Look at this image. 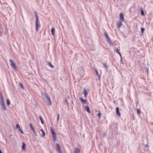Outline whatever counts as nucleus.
I'll return each instance as SVG.
<instances>
[{"instance_id":"f257e3e1","label":"nucleus","mask_w":153,"mask_h":153,"mask_svg":"<svg viewBox=\"0 0 153 153\" xmlns=\"http://www.w3.org/2000/svg\"><path fill=\"white\" fill-rule=\"evenodd\" d=\"M43 100L48 106H51L52 105V102L49 95L46 92L42 93Z\"/></svg>"},{"instance_id":"f03ea898","label":"nucleus","mask_w":153,"mask_h":153,"mask_svg":"<svg viewBox=\"0 0 153 153\" xmlns=\"http://www.w3.org/2000/svg\"><path fill=\"white\" fill-rule=\"evenodd\" d=\"M36 30L37 32H38L39 30V29L40 27V25L39 18L36 14Z\"/></svg>"},{"instance_id":"7ed1b4c3","label":"nucleus","mask_w":153,"mask_h":153,"mask_svg":"<svg viewBox=\"0 0 153 153\" xmlns=\"http://www.w3.org/2000/svg\"><path fill=\"white\" fill-rule=\"evenodd\" d=\"M10 64L12 69L15 70H16L18 69V67L16 62L13 60L10 59Z\"/></svg>"},{"instance_id":"20e7f679","label":"nucleus","mask_w":153,"mask_h":153,"mask_svg":"<svg viewBox=\"0 0 153 153\" xmlns=\"http://www.w3.org/2000/svg\"><path fill=\"white\" fill-rule=\"evenodd\" d=\"M4 100V98L2 94H1V109L2 110L5 111L7 110V108Z\"/></svg>"},{"instance_id":"39448f33","label":"nucleus","mask_w":153,"mask_h":153,"mask_svg":"<svg viewBox=\"0 0 153 153\" xmlns=\"http://www.w3.org/2000/svg\"><path fill=\"white\" fill-rule=\"evenodd\" d=\"M105 36L107 40V42L108 43L110 46H112L113 45V43L111 40V39L107 33H105Z\"/></svg>"},{"instance_id":"423d86ee","label":"nucleus","mask_w":153,"mask_h":153,"mask_svg":"<svg viewBox=\"0 0 153 153\" xmlns=\"http://www.w3.org/2000/svg\"><path fill=\"white\" fill-rule=\"evenodd\" d=\"M51 131L52 134V137L53 139V140L54 141L55 140L57 139V137L56 136V133L54 131L53 128H51Z\"/></svg>"},{"instance_id":"0eeeda50","label":"nucleus","mask_w":153,"mask_h":153,"mask_svg":"<svg viewBox=\"0 0 153 153\" xmlns=\"http://www.w3.org/2000/svg\"><path fill=\"white\" fill-rule=\"evenodd\" d=\"M40 131H40L39 132L40 135L44 138H45V133L44 131L42 129H40Z\"/></svg>"},{"instance_id":"6e6552de","label":"nucleus","mask_w":153,"mask_h":153,"mask_svg":"<svg viewBox=\"0 0 153 153\" xmlns=\"http://www.w3.org/2000/svg\"><path fill=\"white\" fill-rule=\"evenodd\" d=\"M120 20L119 21H120L122 22H124L125 21V19L124 18V15L123 13H121L119 15Z\"/></svg>"},{"instance_id":"1a4fd4ad","label":"nucleus","mask_w":153,"mask_h":153,"mask_svg":"<svg viewBox=\"0 0 153 153\" xmlns=\"http://www.w3.org/2000/svg\"><path fill=\"white\" fill-rule=\"evenodd\" d=\"M57 151L58 153H62L60 149L59 146L58 144H56V145Z\"/></svg>"},{"instance_id":"9d476101","label":"nucleus","mask_w":153,"mask_h":153,"mask_svg":"<svg viewBox=\"0 0 153 153\" xmlns=\"http://www.w3.org/2000/svg\"><path fill=\"white\" fill-rule=\"evenodd\" d=\"M116 113L117 115L119 117H121V115L120 112L119 111V108L118 107L116 108Z\"/></svg>"},{"instance_id":"9b49d317","label":"nucleus","mask_w":153,"mask_h":153,"mask_svg":"<svg viewBox=\"0 0 153 153\" xmlns=\"http://www.w3.org/2000/svg\"><path fill=\"white\" fill-rule=\"evenodd\" d=\"M122 21H119L117 22V26L118 28H120L122 25Z\"/></svg>"},{"instance_id":"f8f14e48","label":"nucleus","mask_w":153,"mask_h":153,"mask_svg":"<svg viewBox=\"0 0 153 153\" xmlns=\"http://www.w3.org/2000/svg\"><path fill=\"white\" fill-rule=\"evenodd\" d=\"M22 151H25L26 150V145L24 143H22Z\"/></svg>"},{"instance_id":"ddd939ff","label":"nucleus","mask_w":153,"mask_h":153,"mask_svg":"<svg viewBox=\"0 0 153 153\" xmlns=\"http://www.w3.org/2000/svg\"><path fill=\"white\" fill-rule=\"evenodd\" d=\"M88 92L89 90H88L84 89V95L85 97H87Z\"/></svg>"},{"instance_id":"4468645a","label":"nucleus","mask_w":153,"mask_h":153,"mask_svg":"<svg viewBox=\"0 0 153 153\" xmlns=\"http://www.w3.org/2000/svg\"><path fill=\"white\" fill-rule=\"evenodd\" d=\"M55 29L54 27H52L51 30V33L52 35L54 36L55 35Z\"/></svg>"},{"instance_id":"2eb2a0df","label":"nucleus","mask_w":153,"mask_h":153,"mask_svg":"<svg viewBox=\"0 0 153 153\" xmlns=\"http://www.w3.org/2000/svg\"><path fill=\"white\" fill-rule=\"evenodd\" d=\"M31 130L33 131L34 136L36 137L37 136V134L34 128Z\"/></svg>"},{"instance_id":"dca6fc26","label":"nucleus","mask_w":153,"mask_h":153,"mask_svg":"<svg viewBox=\"0 0 153 153\" xmlns=\"http://www.w3.org/2000/svg\"><path fill=\"white\" fill-rule=\"evenodd\" d=\"M80 100L82 103H85L86 102V100H84L82 99H81Z\"/></svg>"},{"instance_id":"f3484780","label":"nucleus","mask_w":153,"mask_h":153,"mask_svg":"<svg viewBox=\"0 0 153 153\" xmlns=\"http://www.w3.org/2000/svg\"><path fill=\"white\" fill-rule=\"evenodd\" d=\"M75 153H79L80 150L79 149H76L75 150Z\"/></svg>"},{"instance_id":"a211bd4d","label":"nucleus","mask_w":153,"mask_h":153,"mask_svg":"<svg viewBox=\"0 0 153 153\" xmlns=\"http://www.w3.org/2000/svg\"><path fill=\"white\" fill-rule=\"evenodd\" d=\"M140 13L143 16H144V12L143 10L142 9H141L140 10Z\"/></svg>"},{"instance_id":"6ab92c4d","label":"nucleus","mask_w":153,"mask_h":153,"mask_svg":"<svg viewBox=\"0 0 153 153\" xmlns=\"http://www.w3.org/2000/svg\"><path fill=\"white\" fill-rule=\"evenodd\" d=\"M145 29L144 28H142L141 29V33L143 34L145 31Z\"/></svg>"},{"instance_id":"aec40b11","label":"nucleus","mask_w":153,"mask_h":153,"mask_svg":"<svg viewBox=\"0 0 153 153\" xmlns=\"http://www.w3.org/2000/svg\"><path fill=\"white\" fill-rule=\"evenodd\" d=\"M95 72L96 73V74L98 76V77L100 79V76L99 74V73H98V72L97 71V70H96V71H95Z\"/></svg>"},{"instance_id":"412c9836","label":"nucleus","mask_w":153,"mask_h":153,"mask_svg":"<svg viewBox=\"0 0 153 153\" xmlns=\"http://www.w3.org/2000/svg\"><path fill=\"white\" fill-rule=\"evenodd\" d=\"M40 119L41 121V123L42 124H43L44 123V121L42 119V117H40Z\"/></svg>"},{"instance_id":"4be33fe9","label":"nucleus","mask_w":153,"mask_h":153,"mask_svg":"<svg viewBox=\"0 0 153 153\" xmlns=\"http://www.w3.org/2000/svg\"><path fill=\"white\" fill-rule=\"evenodd\" d=\"M7 104L9 106L10 105V102L9 100H7Z\"/></svg>"},{"instance_id":"5701e85b","label":"nucleus","mask_w":153,"mask_h":153,"mask_svg":"<svg viewBox=\"0 0 153 153\" xmlns=\"http://www.w3.org/2000/svg\"><path fill=\"white\" fill-rule=\"evenodd\" d=\"M29 126H30V129L31 130H32L34 128L33 125H32V124L31 123H30L29 124Z\"/></svg>"},{"instance_id":"b1692460","label":"nucleus","mask_w":153,"mask_h":153,"mask_svg":"<svg viewBox=\"0 0 153 153\" xmlns=\"http://www.w3.org/2000/svg\"><path fill=\"white\" fill-rule=\"evenodd\" d=\"M86 110L88 113H90V108H89V107H86Z\"/></svg>"},{"instance_id":"393cba45","label":"nucleus","mask_w":153,"mask_h":153,"mask_svg":"<svg viewBox=\"0 0 153 153\" xmlns=\"http://www.w3.org/2000/svg\"><path fill=\"white\" fill-rule=\"evenodd\" d=\"M117 53H118L119 55H120V56L121 57H122V55H121V53H120V51L119 50H117Z\"/></svg>"},{"instance_id":"a878e982","label":"nucleus","mask_w":153,"mask_h":153,"mask_svg":"<svg viewBox=\"0 0 153 153\" xmlns=\"http://www.w3.org/2000/svg\"><path fill=\"white\" fill-rule=\"evenodd\" d=\"M49 66L52 68H54V66L51 63H49Z\"/></svg>"},{"instance_id":"bb28decb","label":"nucleus","mask_w":153,"mask_h":153,"mask_svg":"<svg viewBox=\"0 0 153 153\" xmlns=\"http://www.w3.org/2000/svg\"><path fill=\"white\" fill-rule=\"evenodd\" d=\"M137 112L138 114H140V109H138L137 110Z\"/></svg>"},{"instance_id":"cd10ccee","label":"nucleus","mask_w":153,"mask_h":153,"mask_svg":"<svg viewBox=\"0 0 153 153\" xmlns=\"http://www.w3.org/2000/svg\"><path fill=\"white\" fill-rule=\"evenodd\" d=\"M101 115H102V114H101V112H100L98 114V116L99 117V118H100L101 117Z\"/></svg>"},{"instance_id":"c85d7f7f","label":"nucleus","mask_w":153,"mask_h":153,"mask_svg":"<svg viewBox=\"0 0 153 153\" xmlns=\"http://www.w3.org/2000/svg\"><path fill=\"white\" fill-rule=\"evenodd\" d=\"M16 128H18V129H20L21 128L20 126V125L19 124H17V125H16Z\"/></svg>"},{"instance_id":"c756f323","label":"nucleus","mask_w":153,"mask_h":153,"mask_svg":"<svg viewBox=\"0 0 153 153\" xmlns=\"http://www.w3.org/2000/svg\"><path fill=\"white\" fill-rule=\"evenodd\" d=\"M59 117H60V115L59 114H58L57 115V122H58L59 120Z\"/></svg>"},{"instance_id":"7c9ffc66","label":"nucleus","mask_w":153,"mask_h":153,"mask_svg":"<svg viewBox=\"0 0 153 153\" xmlns=\"http://www.w3.org/2000/svg\"><path fill=\"white\" fill-rule=\"evenodd\" d=\"M19 131H20L23 134L24 132L20 128V129H19Z\"/></svg>"},{"instance_id":"2f4dec72","label":"nucleus","mask_w":153,"mask_h":153,"mask_svg":"<svg viewBox=\"0 0 153 153\" xmlns=\"http://www.w3.org/2000/svg\"><path fill=\"white\" fill-rule=\"evenodd\" d=\"M82 72H80L81 73H83L84 72V68H82Z\"/></svg>"},{"instance_id":"473e14b6","label":"nucleus","mask_w":153,"mask_h":153,"mask_svg":"<svg viewBox=\"0 0 153 153\" xmlns=\"http://www.w3.org/2000/svg\"><path fill=\"white\" fill-rule=\"evenodd\" d=\"M20 86H23V85L22 83H20Z\"/></svg>"},{"instance_id":"72a5a7b5","label":"nucleus","mask_w":153,"mask_h":153,"mask_svg":"<svg viewBox=\"0 0 153 153\" xmlns=\"http://www.w3.org/2000/svg\"><path fill=\"white\" fill-rule=\"evenodd\" d=\"M23 87H23V86L21 87L22 88V89H23Z\"/></svg>"},{"instance_id":"f704fd0d","label":"nucleus","mask_w":153,"mask_h":153,"mask_svg":"<svg viewBox=\"0 0 153 153\" xmlns=\"http://www.w3.org/2000/svg\"><path fill=\"white\" fill-rule=\"evenodd\" d=\"M2 153L1 151V153Z\"/></svg>"}]
</instances>
